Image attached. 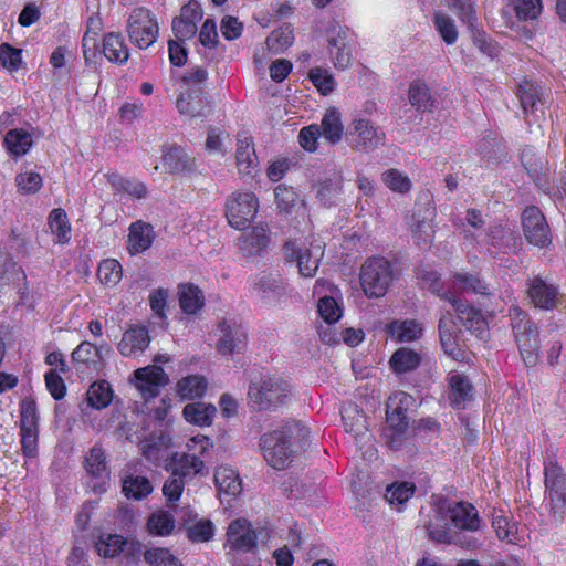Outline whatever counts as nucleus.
Segmentation results:
<instances>
[{
  "mask_svg": "<svg viewBox=\"0 0 566 566\" xmlns=\"http://www.w3.org/2000/svg\"><path fill=\"white\" fill-rule=\"evenodd\" d=\"M308 429L296 420H290L261 437L260 446L264 459L274 469L283 470L298 448H304Z\"/></svg>",
  "mask_w": 566,
  "mask_h": 566,
  "instance_id": "1",
  "label": "nucleus"
},
{
  "mask_svg": "<svg viewBox=\"0 0 566 566\" xmlns=\"http://www.w3.org/2000/svg\"><path fill=\"white\" fill-rule=\"evenodd\" d=\"M187 452H174L166 460L165 469L172 475L189 481L196 475H207L208 470L200 455L205 454L212 444L206 436H196L188 440Z\"/></svg>",
  "mask_w": 566,
  "mask_h": 566,
  "instance_id": "2",
  "label": "nucleus"
},
{
  "mask_svg": "<svg viewBox=\"0 0 566 566\" xmlns=\"http://www.w3.org/2000/svg\"><path fill=\"white\" fill-rule=\"evenodd\" d=\"M428 287L442 297H446L451 306L454 308L458 318L463 326L475 335L479 339H486L488 337V322L481 311L463 303L460 298L455 297L451 292H441V284L439 276L436 272H429L423 277Z\"/></svg>",
  "mask_w": 566,
  "mask_h": 566,
  "instance_id": "3",
  "label": "nucleus"
},
{
  "mask_svg": "<svg viewBox=\"0 0 566 566\" xmlns=\"http://www.w3.org/2000/svg\"><path fill=\"white\" fill-rule=\"evenodd\" d=\"M436 216L432 195L429 191L419 193L410 222L411 235L417 245L424 249L431 247L436 233Z\"/></svg>",
  "mask_w": 566,
  "mask_h": 566,
  "instance_id": "4",
  "label": "nucleus"
},
{
  "mask_svg": "<svg viewBox=\"0 0 566 566\" xmlns=\"http://www.w3.org/2000/svg\"><path fill=\"white\" fill-rule=\"evenodd\" d=\"M509 315L520 354L526 366H534L538 359L537 328L517 306H511Z\"/></svg>",
  "mask_w": 566,
  "mask_h": 566,
  "instance_id": "5",
  "label": "nucleus"
},
{
  "mask_svg": "<svg viewBox=\"0 0 566 566\" xmlns=\"http://www.w3.org/2000/svg\"><path fill=\"white\" fill-rule=\"evenodd\" d=\"M394 280L391 263L385 258H369L360 269V284L368 297L384 296Z\"/></svg>",
  "mask_w": 566,
  "mask_h": 566,
  "instance_id": "6",
  "label": "nucleus"
},
{
  "mask_svg": "<svg viewBox=\"0 0 566 566\" xmlns=\"http://www.w3.org/2000/svg\"><path fill=\"white\" fill-rule=\"evenodd\" d=\"M126 32L130 42L146 50L158 39L159 25L156 15L146 8H136L127 19Z\"/></svg>",
  "mask_w": 566,
  "mask_h": 566,
  "instance_id": "7",
  "label": "nucleus"
},
{
  "mask_svg": "<svg viewBox=\"0 0 566 566\" xmlns=\"http://www.w3.org/2000/svg\"><path fill=\"white\" fill-rule=\"evenodd\" d=\"M290 394V384L279 376H264L260 382H253L249 390L251 399L262 409H273L284 405Z\"/></svg>",
  "mask_w": 566,
  "mask_h": 566,
  "instance_id": "8",
  "label": "nucleus"
},
{
  "mask_svg": "<svg viewBox=\"0 0 566 566\" xmlns=\"http://www.w3.org/2000/svg\"><path fill=\"white\" fill-rule=\"evenodd\" d=\"M385 140L384 129L366 118L354 119L346 134L348 146L357 151L369 153L382 146Z\"/></svg>",
  "mask_w": 566,
  "mask_h": 566,
  "instance_id": "9",
  "label": "nucleus"
},
{
  "mask_svg": "<svg viewBox=\"0 0 566 566\" xmlns=\"http://www.w3.org/2000/svg\"><path fill=\"white\" fill-rule=\"evenodd\" d=\"M259 200L253 192H233L228 197L224 209L229 224L238 230L245 229L254 219Z\"/></svg>",
  "mask_w": 566,
  "mask_h": 566,
  "instance_id": "10",
  "label": "nucleus"
},
{
  "mask_svg": "<svg viewBox=\"0 0 566 566\" xmlns=\"http://www.w3.org/2000/svg\"><path fill=\"white\" fill-rule=\"evenodd\" d=\"M544 473L552 514L556 521H560L566 512V476L554 461L546 462Z\"/></svg>",
  "mask_w": 566,
  "mask_h": 566,
  "instance_id": "11",
  "label": "nucleus"
},
{
  "mask_svg": "<svg viewBox=\"0 0 566 566\" xmlns=\"http://www.w3.org/2000/svg\"><path fill=\"white\" fill-rule=\"evenodd\" d=\"M327 43L335 67L345 70L353 60V35L347 27L332 24L327 30Z\"/></svg>",
  "mask_w": 566,
  "mask_h": 566,
  "instance_id": "12",
  "label": "nucleus"
},
{
  "mask_svg": "<svg viewBox=\"0 0 566 566\" xmlns=\"http://www.w3.org/2000/svg\"><path fill=\"white\" fill-rule=\"evenodd\" d=\"M224 546L229 547V552H227L229 562L234 558L233 552L248 553L256 547L258 535L247 518L233 520L228 526Z\"/></svg>",
  "mask_w": 566,
  "mask_h": 566,
  "instance_id": "13",
  "label": "nucleus"
},
{
  "mask_svg": "<svg viewBox=\"0 0 566 566\" xmlns=\"http://www.w3.org/2000/svg\"><path fill=\"white\" fill-rule=\"evenodd\" d=\"M447 499L439 497L432 505V514L428 521H423V527L431 541L441 544H451L454 542L457 533L448 525Z\"/></svg>",
  "mask_w": 566,
  "mask_h": 566,
  "instance_id": "14",
  "label": "nucleus"
},
{
  "mask_svg": "<svg viewBox=\"0 0 566 566\" xmlns=\"http://www.w3.org/2000/svg\"><path fill=\"white\" fill-rule=\"evenodd\" d=\"M286 260H295L298 272L304 277H313L323 258V249L319 243H311L310 247H296L294 242H286L284 245Z\"/></svg>",
  "mask_w": 566,
  "mask_h": 566,
  "instance_id": "15",
  "label": "nucleus"
},
{
  "mask_svg": "<svg viewBox=\"0 0 566 566\" xmlns=\"http://www.w3.org/2000/svg\"><path fill=\"white\" fill-rule=\"evenodd\" d=\"M203 18V10L196 0H190L180 8L179 14L171 21L174 38L179 41H187L195 38L198 32V23Z\"/></svg>",
  "mask_w": 566,
  "mask_h": 566,
  "instance_id": "16",
  "label": "nucleus"
},
{
  "mask_svg": "<svg viewBox=\"0 0 566 566\" xmlns=\"http://www.w3.org/2000/svg\"><path fill=\"white\" fill-rule=\"evenodd\" d=\"M523 231L526 240L539 248L552 242L551 231L542 211L534 206L527 207L522 217Z\"/></svg>",
  "mask_w": 566,
  "mask_h": 566,
  "instance_id": "17",
  "label": "nucleus"
},
{
  "mask_svg": "<svg viewBox=\"0 0 566 566\" xmlns=\"http://www.w3.org/2000/svg\"><path fill=\"white\" fill-rule=\"evenodd\" d=\"M134 375L136 379V388L146 400L157 397L160 389L169 381L164 369L156 365L138 368Z\"/></svg>",
  "mask_w": 566,
  "mask_h": 566,
  "instance_id": "18",
  "label": "nucleus"
},
{
  "mask_svg": "<svg viewBox=\"0 0 566 566\" xmlns=\"http://www.w3.org/2000/svg\"><path fill=\"white\" fill-rule=\"evenodd\" d=\"M441 347L446 355L454 360H463L465 352L460 339V331L451 314L442 315L439 321Z\"/></svg>",
  "mask_w": 566,
  "mask_h": 566,
  "instance_id": "19",
  "label": "nucleus"
},
{
  "mask_svg": "<svg viewBox=\"0 0 566 566\" xmlns=\"http://www.w3.org/2000/svg\"><path fill=\"white\" fill-rule=\"evenodd\" d=\"M448 515L453 526L461 531L475 532L480 530L482 520L471 503L453 502L447 499Z\"/></svg>",
  "mask_w": 566,
  "mask_h": 566,
  "instance_id": "20",
  "label": "nucleus"
},
{
  "mask_svg": "<svg viewBox=\"0 0 566 566\" xmlns=\"http://www.w3.org/2000/svg\"><path fill=\"white\" fill-rule=\"evenodd\" d=\"M171 447L169 434L160 431L153 433L140 441L139 449L143 457L155 465H159L163 461L169 459L168 451Z\"/></svg>",
  "mask_w": 566,
  "mask_h": 566,
  "instance_id": "21",
  "label": "nucleus"
},
{
  "mask_svg": "<svg viewBox=\"0 0 566 566\" xmlns=\"http://www.w3.org/2000/svg\"><path fill=\"white\" fill-rule=\"evenodd\" d=\"M218 329L220 336L217 348L220 354L229 355L243 348L247 334L241 326L223 321L219 324Z\"/></svg>",
  "mask_w": 566,
  "mask_h": 566,
  "instance_id": "22",
  "label": "nucleus"
},
{
  "mask_svg": "<svg viewBox=\"0 0 566 566\" xmlns=\"http://www.w3.org/2000/svg\"><path fill=\"white\" fill-rule=\"evenodd\" d=\"M528 297L533 304L542 310H552L558 303V289L556 285L547 283L542 277H534L527 290Z\"/></svg>",
  "mask_w": 566,
  "mask_h": 566,
  "instance_id": "23",
  "label": "nucleus"
},
{
  "mask_svg": "<svg viewBox=\"0 0 566 566\" xmlns=\"http://www.w3.org/2000/svg\"><path fill=\"white\" fill-rule=\"evenodd\" d=\"M448 399L450 403L457 409H464L467 403L473 399V386L471 381L465 375L451 371L448 375Z\"/></svg>",
  "mask_w": 566,
  "mask_h": 566,
  "instance_id": "24",
  "label": "nucleus"
},
{
  "mask_svg": "<svg viewBox=\"0 0 566 566\" xmlns=\"http://www.w3.org/2000/svg\"><path fill=\"white\" fill-rule=\"evenodd\" d=\"M150 337L148 329L144 326H133L127 329L117 345L123 356H136L148 347Z\"/></svg>",
  "mask_w": 566,
  "mask_h": 566,
  "instance_id": "25",
  "label": "nucleus"
},
{
  "mask_svg": "<svg viewBox=\"0 0 566 566\" xmlns=\"http://www.w3.org/2000/svg\"><path fill=\"white\" fill-rule=\"evenodd\" d=\"M178 112L190 117L206 116L209 113V104L201 90H187L182 92L176 102Z\"/></svg>",
  "mask_w": 566,
  "mask_h": 566,
  "instance_id": "26",
  "label": "nucleus"
},
{
  "mask_svg": "<svg viewBox=\"0 0 566 566\" xmlns=\"http://www.w3.org/2000/svg\"><path fill=\"white\" fill-rule=\"evenodd\" d=\"M270 242L269 230L265 226L259 224L250 231L243 232L238 239L240 251L245 255L260 253Z\"/></svg>",
  "mask_w": 566,
  "mask_h": 566,
  "instance_id": "27",
  "label": "nucleus"
},
{
  "mask_svg": "<svg viewBox=\"0 0 566 566\" xmlns=\"http://www.w3.org/2000/svg\"><path fill=\"white\" fill-rule=\"evenodd\" d=\"M385 332L396 342L417 340L422 335V326L415 319H395L386 325Z\"/></svg>",
  "mask_w": 566,
  "mask_h": 566,
  "instance_id": "28",
  "label": "nucleus"
},
{
  "mask_svg": "<svg viewBox=\"0 0 566 566\" xmlns=\"http://www.w3.org/2000/svg\"><path fill=\"white\" fill-rule=\"evenodd\" d=\"M342 193L343 176L339 171H333L317 184L316 197L327 207L335 205Z\"/></svg>",
  "mask_w": 566,
  "mask_h": 566,
  "instance_id": "29",
  "label": "nucleus"
},
{
  "mask_svg": "<svg viewBox=\"0 0 566 566\" xmlns=\"http://www.w3.org/2000/svg\"><path fill=\"white\" fill-rule=\"evenodd\" d=\"M155 238L154 229L150 224L137 221L130 224L128 234V250L132 254H138L146 251Z\"/></svg>",
  "mask_w": 566,
  "mask_h": 566,
  "instance_id": "30",
  "label": "nucleus"
},
{
  "mask_svg": "<svg viewBox=\"0 0 566 566\" xmlns=\"http://www.w3.org/2000/svg\"><path fill=\"white\" fill-rule=\"evenodd\" d=\"M318 126L321 127V135L329 144L335 145L342 140L344 136V125L340 113L336 107L326 109L321 125Z\"/></svg>",
  "mask_w": 566,
  "mask_h": 566,
  "instance_id": "31",
  "label": "nucleus"
},
{
  "mask_svg": "<svg viewBox=\"0 0 566 566\" xmlns=\"http://www.w3.org/2000/svg\"><path fill=\"white\" fill-rule=\"evenodd\" d=\"M103 53L105 57L116 64H125L129 57V50L120 33L109 32L103 39Z\"/></svg>",
  "mask_w": 566,
  "mask_h": 566,
  "instance_id": "32",
  "label": "nucleus"
},
{
  "mask_svg": "<svg viewBox=\"0 0 566 566\" xmlns=\"http://www.w3.org/2000/svg\"><path fill=\"white\" fill-rule=\"evenodd\" d=\"M237 167L241 175H252L258 168V157L249 137L238 139L235 150Z\"/></svg>",
  "mask_w": 566,
  "mask_h": 566,
  "instance_id": "33",
  "label": "nucleus"
},
{
  "mask_svg": "<svg viewBox=\"0 0 566 566\" xmlns=\"http://www.w3.org/2000/svg\"><path fill=\"white\" fill-rule=\"evenodd\" d=\"M253 292L268 302H276L284 295L285 287L280 277L263 274L254 282Z\"/></svg>",
  "mask_w": 566,
  "mask_h": 566,
  "instance_id": "34",
  "label": "nucleus"
},
{
  "mask_svg": "<svg viewBox=\"0 0 566 566\" xmlns=\"http://www.w3.org/2000/svg\"><path fill=\"white\" fill-rule=\"evenodd\" d=\"M179 305L184 313L196 314L205 306L202 291L192 283H184L178 286Z\"/></svg>",
  "mask_w": 566,
  "mask_h": 566,
  "instance_id": "35",
  "label": "nucleus"
},
{
  "mask_svg": "<svg viewBox=\"0 0 566 566\" xmlns=\"http://www.w3.org/2000/svg\"><path fill=\"white\" fill-rule=\"evenodd\" d=\"M106 179L115 192H124L135 199H143L147 196V187L142 181L126 179L117 172H108Z\"/></svg>",
  "mask_w": 566,
  "mask_h": 566,
  "instance_id": "36",
  "label": "nucleus"
},
{
  "mask_svg": "<svg viewBox=\"0 0 566 566\" xmlns=\"http://www.w3.org/2000/svg\"><path fill=\"white\" fill-rule=\"evenodd\" d=\"M420 363V354L409 347L398 348L389 359V365L396 374L412 371L418 368Z\"/></svg>",
  "mask_w": 566,
  "mask_h": 566,
  "instance_id": "37",
  "label": "nucleus"
},
{
  "mask_svg": "<svg viewBox=\"0 0 566 566\" xmlns=\"http://www.w3.org/2000/svg\"><path fill=\"white\" fill-rule=\"evenodd\" d=\"M216 411L217 409L213 405L192 402L185 406L182 415L188 422L206 427L212 423Z\"/></svg>",
  "mask_w": 566,
  "mask_h": 566,
  "instance_id": "38",
  "label": "nucleus"
},
{
  "mask_svg": "<svg viewBox=\"0 0 566 566\" xmlns=\"http://www.w3.org/2000/svg\"><path fill=\"white\" fill-rule=\"evenodd\" d=\"M214 484L219 492L228 495H237L241 492V480L235 470L221 465L214 471Z\"/></svg>",
  "mask_w": 566,
  "mask_h": 566,
  "instance_id": "39",
  "label": "nucleus"
},
{
  "mask_svg": "<svg viewBox=\"0 0 566 566\" xmlns=\"http://www.w3.org/2000/svg\"><path fill=\"white\" fill-rule=\"evenodd\" d=\"M207 380L199 375H189L177 382V394L182 400H193L203 396Z\"/></svg>",
  "mask_w": 566,
  "mask_h": 566,
  "instance_id": "40",
  "label": "nucleus"
},
{
  "mask_svg": "<svg viewBox=\"0 0 566 566\" xmlns=\"http://www.w3.org/2000/svg\"><path fill=\"white\" fill-rule=\"evenodd\" d=\"M343 422L345 430L349 433H353L357 440H370L366 416L359 411L357 407L346 410V413L343 415Z\"/></svg>",
  "mask_w": 566,
  "mask_h": 566,
  "instance_id": "41",
  "label": "nucleus"
},
{
  "mask_svg": "<svg viewBox=\"0 0 566 566\" xmlns=\"http://www.w3.org/2000/svg\"><path fill=\"white\" fill-rule=\"evenodd\" d=\"M452 289L459 292L489 295L490 289L478 275L455 273L452 276Z\"/></svg>",
  "mask_w": 566,
  "mask_h": 566,
  "instance_id": "42",
  "label": "nucleus"
},
{
  "mask_svg": "<svg viewBox=\"0 0 566 566\" xmlns=\"http://www.w3.org/2000/svg\"><path fill=\"white\" fill-rule=\"evenodd\" d=\"M387 422L392 431L389 443L392 449H397L401 443L400 438L408 427V420L401 407L392 408L391 403L388 405Z\"/></svg>",
  "mask_w": 566,
  "mask_h": 566,
  "instance_id": "43",
  "label": "nucleus"
},
{
  "mask_svg": "<svg viewBox=\"0 0 566 566\" xmlns=\"http://www.w3.org/2000/svg\"><path fill=\"white\" fill-rule=\"evenodd\" d=\"M32 143V136L21 128L9 130L4 137L8 151L17 157L25 155L31 148Z\"/></svg>",
  "mask_w": 566,
  "mask_h": 566,
  "instance_id": "44",
  "label": "nucleus"
},
{
  "mask_svg": "<svg viewBox=\"0 0 566 566\" xmlns=\"http://www.w3.org/2000/svg\"><path fill=\"white\" fill-rule=\"evenodd\" d=\"M408 97L410 104L416 107L417 111L430 112L433 108L434 101L428 85L423 82L416 81L411 83Z\"/></svg>",
  "mask_w": 566,
  "mask_h": 566,
  "instance_id": "45",
  "label": "nucleus"
},
{
  "mask_svg": "<svg viewBox=\"0 0 566 566\" xmlns=\"http://www.w3.org/2000/svg\"><path fill=\"white\" fill-rule=\"evenodd\" d=\"M492 526L501 541H506L507 543L517 542V525L503 511H495L493 513Z\"/></svg>",
  "mask_w": 566,
  "mask_h": 566,
  "instance_id": "46",
  "label": "nucleus"
},
{
  "mask_svg": "<svg viewBox=\"0 0 566 566\" xmlns=\"http://www.w3.org/2000/svg\"><path fill=\"white\" fill-rule=\"evenodd\" d=\"M164 165L171 172H182L192 170L195 163L181 147H171L164 155Z\"/></svg>",
  "mask_w": 566,
  "mask_h": 566,
  "instance_id": "47",
  "label": "nucleus"
},
{
  "mask_svg": "<svg viewBox=\"0 0 566 566\" xmlns=\"http://www.w3.org/2000/svg\"><path fill=\"white\" fill-rule=\"evenodd\" d=\"M151 491L153 486L147 478L129 475L123 480V493L128 499L142 500Z\"/></svg>",
  "mask_w": 566,
  "mask_h": 566,
  "instance_id": "48",
  "label": "nucleus"
},
{
  "mask_svg": "<svg viewBox=\"0 0 566 566\" xmlns=\"http://www.w3.org/2000/svg\"><path fill=\"white\" fill-rule=\"evenodd\" d=\"M49 226L53 234L57 237L59 243H66L70 240L71 227L67 221L66 212L59 208L51 211L49 216Z\"/></svg>",
  "mask_w": 566,
  "mask_h": 566,
  "instance_id": "49",
  "label": "nucleus"
},
{
  "mask_svg": "<svg viewBox=\"0 0 566 566\" xmlns=\"http://www.w3.org/2000/svg\"><path fill=\"white\" fill-rule=\"evenodd\" d=\"M123 269L115 259L102 261L97 269V277L106 286H115L122 279Z\"/></svg>",
  "mask_w": 566,
  "mask_h": 566,
  "instance_id": "50",
  "label": "nucleus"
},
{
  "mask_svg": "<svg viewBox=\"0 0 566 566\" xmlns=\"http://www.w3.org/2000/svg\"><path fill=\"white\" fill-rule=\"evenodd\" d=\"M125 543V539L120 535L106 534L98 538L95 543V548L99 556L112 558L123 551Z\"/></svg>",
  "mask_w": 566,
  "mask_h": 566,
  "instance_id": "51",
  "label": "nucleus"
},
{
  "mask_svg": "<svg viewBox=\"0 0 566 566\" xmlns=\"http://www.w3.org/2000/svg\"><path fill=\"white\" fill-rule=\"evenodd\" d=\"M144 559L149 566H182L179 559L168 548L150 547L144 553Z\"/></svg>",
  "mask_w": 566,
  "mask_h": 566,
  "instance_id": "52",
  "label": "nucleus"
},
{
  "mask_svg": "<svg viewBox=\"0 0 566 566\" xmlns=\"http://www.w3.org/2000/svg\"><path fill=\"white\" fill-rule=\"evenodd\" d=\"M112 394L113 392L108 382H94L91 385L87 391L88 403L96 409L105 408L112 401Z\"/></svg>",
  "mask_w": 566,
  "mask_h": 566,
  "instance_id": "53",
  "label": "nucleus"
},
{
  "mask_svg": "<svg viewBox=\"0 0 566 566\" xmlns=\"http://www.w3.org/2000/svg\"><path fill=\"white\" fill-rule=\"evenodd\" d=\"M147 526L151 534L167 536L175 528V520L170 513L160 511L150 515Z\"/></svg>",
  "mask_w": 566,
  "mask_h": 566,
  "instance_id": "54",
  "label": "nucleus"
},
{
  "mask_svg": "<svg viewBox=\"0 0 566 566\" xmlns=\"http://www.w3.org/2000/svg\"><path fill=\"white\" fill-rule=\"evenodd\" d=\"M433 23L447 44H453L458 39V30L454 21L442 12H436Z\"/></svg>",
  "mask_w": 566,
  "mask_h": 566,
  "instance_id": "55",
  "label": "nucleus"
},
{
  "mask_svg": "<svg viewBox=\"0 0 566 566\" xmlns=\"http://www.w3.org/2000/svg\"><path fill=\"white\" fill-rule=\"evenodd\" d=\"M72 359L78 364L96 366L101 359V348L90 342H83L73 350Z\"/></svg>",
  "mask_w": 566,
  "mask_h": 566,
  "instance_id": "56",
  "label": "nucleus"
},
{
  "mask_svg": "<svg viewBox=\"0 0 566 566\" xmlns=\"http://www.w3.org/2000/svg\"><path fill=\"white\" fill-rule=\"evenodd\" d=\"M382 181L391 191L399 193H406L411 188L409 177L395 168L388 169L382 174Z\"/></svg>",
  "mask_w": 566,
  "mask_h": 566,
  "instance_id": "57",
  "label": "nucleus"
},
{
  "mask_svg": "<svg viewBox=\"0 0 566 566\" xmlns=\"http://www.w3.org/2000/svg\"><path fill=\"white\" fill-rule=\"evenodd\" d=\"M415 492V485L409 482L395 483L387 488L385 497L391 505L405 504Z\"/></svg>",
  "mask_w": 566,
  "mask_h": 566,
  "instance_id": "58",
  "label": "nucleus"
},
{
  "mask_svg": "<svg viewBox=\"0 0 566 566\" xmlns=\"http://www.w3.org/2000/svg\"><path fill=\"white\" fill-rule=\"evenodd\" d=\"M317 311L325 324H334L342 317V307L332 296H323L318 300Z\"/></svg>",
  "mask_w": 566,
  "mask_h": 566,
  "instance_id": "59",
  "label": "nucleus"
},
{
  "mask_svg": "<svg viewBox=\"0 0 566 566\" xmlns=\"http://www.w3.org/2000/svg\"><path fill=\"white\" fill-rule=\"evenodd\" d=\"M517 96L524 113L533 111L536 102L541 99L537 86L527 80L518 85Z\"/></svg>",
  "mask_w": 566,
  "mask_h": 566,
  "instance_id": "60",
  "label": "nucleus"
},
{
  "mask_svg": "<svg viewBox=\"0 0 566 566\" xmlns=\"http://www.w3.org/2000/svg\"><path fill=\"white\" fill-rule=\"evenodd\" d=\"M15 182L20 192L30 195L41 189L43 180L38 172L25 171L15 177Z\"/></svg>",
  "mask_w": 566,
  "mask_h": 566,
  "instance_id": "61",
  "label": "nucleus"
},
{
  "mask_svg": "<svg viewBox=\"0 0 566 566\" xmlns=\"http://www.w3.org/2000/svg\"><path fill=\"white\" fill-rule=\"evenodd\" d=\"M86 470L91 475L102 476L106 472L105 452L99 447H93L86 458Z\"/></svg>",
  "mask_w": 566,
  "mask_h": 566,
  "instance_id": "62",
  "label": "nucleus"
},
{
  "mask_svg": "<svg viewBox=\"0 0 566 566\" xmlns=\"http://www.w3.org/2000/svg\"><path fill=\"white\" fill-rule=\"evenodd\" d=\"M516 15L521 20L536 19L542 11L541 0H513Z\"/></svg>",
  "mask_w": 566,
  "mask_h": 566,
  "instance_id": "63",
  "label": "nucleus"
},
{
  "mask_svg": "<svg viewBox=\"0 0 566 566\" xmlns=\"http://www.w3.org/2000/svg\"><path fill=\"white\" fill-rule=\"evenodd\" d=\"M310 78L323 95L329 94L335 87L333 75L325 69H313L310 72Z\"/></svg>",
  "mask_w": 566,
  "mask_h": 566,
  "instance_id": "64",
  "label": "nucleus"
}]
</instances>
